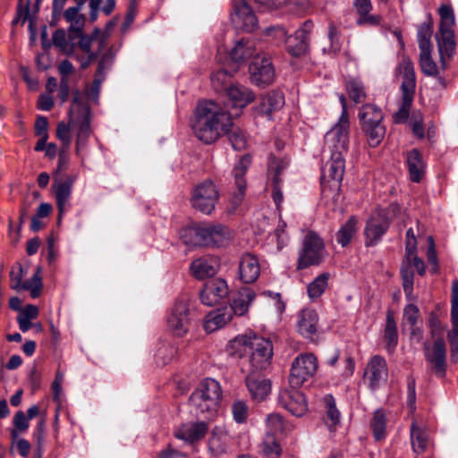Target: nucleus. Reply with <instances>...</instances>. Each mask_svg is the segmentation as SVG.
<instances>
[{"mask_svg": "<svg viewBox=\"0 0 458 458\" xmlns=\"http://www.w3.org/2000/svg\"><path fill=\"white\" fill-rule=\"evenodd\" d=\"M232 126V115L217 103L212 100L199 103L191 127L196 137L205 144L218 140L227 127Z\"/></svg>", "mask_w": 458, "mask_h": 458, "instance_id": "nucleus-1", "label": "nucleus"}, {"mask_svg": "<svg viewBox=\"0 0 458 458\" xmlns=\"http://www.w3.org/2000/svg\"><path fill=\"white\" fill-rule=\"evenodd\" d=\"M92 113L88 103L80 99L78 93L73 98L69 109V122H60L56 128V138L62 142L61 148L69 149L72 138L70 127L77 130L76 151H80L86 146L91 130Z\"/></svg>", "mask_w": 458, "mask_h": 458, "instance_id": "nucleus-2", "label": "nucleus"}, {"mask_svg": "<svg viewBox=\"0 0 458 458\" xmlns=\"http://www.w3.org/2000/svg\"><path fill=\"white\" fill-rule=\"evenodd\" d=\"M232 348L239 357L246 359L247 371L260 372L266 370L273 356V345L269 339L257 334H249L236 337L232 342Z\"/></svg>", "mask_w": 458, "mask_h": 458, "instance_id": "nucleus-3", "label": "nucleus"}, {"mask_svg": "<svg viewBox=\"0 0 458 458\" xmlns=\"http://www.w3.org/2000/svg\"><path fill=\"white\" fill-rule=\"evenodd\" d=\"M180 237L188 246L221 248L230 243L232 233L221 224H199L182 228Z\"/></svg>", "mask_w": 458, "mask_h": 458, "instance_id": "nucleus-4", "label": "nucleus"}, {"mask_svg": "<svg viewBox=\"0 0 458 458\" xmlns=\"http://www.w3.org/2000/svg\"><path fill=\"white\" fill-rule=\"evenodd\" d=\"M222 399L220 384L213 378L203 379L191 394L190 400L197 411L211 419L216 415Z\"/></svg>", "mask_w": 458, "mask_h": 458, "instance_id": "nucleus-5", "label": "nucleus"}, {"mask_svg": "<svg viewBox=\"0 0 458 458\" xmlns=\"http://www.w3.org/2000/svg\"><path fill=\"white\" fill-rule=\"evenodd\" d=\"M361 131L371 148H376L383 140L386 127L382 123L384 114L382 110L372 104L363 105L358 114Z\"/></svg>", "mask_w": 458, "mask_h": 458, "instance_id": "nucleus-6", "label": "nucleus"}, {"mask_svg": "<svg viewBox=\"0 0 458 458\" xmlns=\"http://www.w3.org/2000/svg\"><path fill=\"white\" fill-rule=\"evenodd\" d=\"M345 161L340 154H331L330 160L322 169L321 194L326 199L336 201L339 196L341 182L344 177Z\"/></svg>", "mask_w": 458, "mask_h": 458, "instance_id": "nucleus-7", "label": "nucleus"}, {"mask_svg": "<svg viewBox=\"0 0 458 458\" xmlns=\"http://www.w3.org/2000/svg\"><path fill=\"white\" fill-rule=\"evenodd\" d=\"M326 257L322 239L314 232H309L303 239L302 248L299 251L297 269L302 270L311 266H318Z\"/></svg>", "mask_w": 458, "mask_h": 458, "instance_id": "nucleus-8", "label": "nucleus"}, {"mask_svg": "<svg viewBox=\"0 0 458 458\" xmlns=\"http://www.w3.org/2000/svg\"><path fill=\"white\" fill-rule=\"evenodd\" d=\"M317 357L310 352L301 353L292 362L289 385L293 388H300L313 377L318 370Z\"/></svg>", "mask_w": 458, "mask_h": 458, "instance_id": "nucleus-9", "label": "nucleus"}, {"mask_svg": "<svg viewBox=\"0 0 458 458\" xmlns=\"http://www.w3.org/2000/svg\"><path fill=\"white\" fill-rule=\"evenodd\" d=\"M219 192L212 181L207 180L198 184L191 198V203L194 209L210 215L218 203Z\"/></svg>", "mask_w": 458, "mask_h": 458, "instance_id": "nucleus-10", "label": "nucleus"}, {"mask_svg": "<svg viewBox=\"0 0 458 458\" xmlns=\"http://www.w3.org/2000/svg\"><path fill=\"white\" fill-rule=\"evenodd\" d=\"M192 316L190 305L185 300H177L167 318L171 331L177 336L184 335L191 327Z\"/></svg>", "mask_w": 458, "mask_h": 458, "instance_id": "nucleus-11", "label": "nucleus"}, {"mask_svg": "<svg viewBox=\"0 0 458 458\" xmlns=\"http://www.w3.org/2000/svg\"><path fill=\"white\" fill-rule=\"evenodd\" d=\"M40 270V267H38L30 280L22 282V266L19 262L15 263L10 271L11 288L17 292L21 290L30 291L31 297L34 299L39 297L43 287Z\"/></svg>", "mask_w": 458, "mask_h": 458, "instance_id": "nucleus-12", "label": "nucleus"}, {"mask_svg": "<svg viewBox=\"0 0 458 458\" xmlns=\"http://www.w3.org/2000/svg\"><path fill=\"white\" fill-rule=\"evenodd\" d=\"M349 120L339 119L338 123L327 132L325 136L326 145L331 154L344 156L348 150L349 145Z\"/></svg>", "mask_w": 458, "mask_h": 458, "instance_id": "nucleus-13", "label": "nucleus"}, {"mask_svg": "<svg viewBox=\"0 0 458 458\" xmlns=\"http://www.w3.org/2000/svg\"><path fill=\"white\" fill-rule=\"evenodd\" d=\"M435 37L437 43L441 68L445 70L447 67L446 60L454 56L456 49L454 30L450 28V24L447 22H440L438 31Z\"/></svg>", "mask_w": 458, "mask_h": 458, "instance_id": "nucleus-14", "label": "nucleus"}, {"mask_svg": "<svg viewBox=\"0 0 458 458\" xmlns=\"http://www.w3.org/2000/svg\"><path fill=\"white\" fill-rule=\"evenodd\" d=\"M425 359L433 365L437 377H443L446 371V348L443 337L438 336L433 343L432 347L428 342L423 344Z\"/></svg>", "mask_w": 458, "mask_h": 458, "instance_id": "nucleus-15", "label": "nucleus"}, {"mask_svg": "<svg viewBox=\"0 0 458 458\" xmlns=\"http://www.w3.org/2000/svg\"><path fill=\"white\" fill-rule=\"evenodd\" d=\"M231 21L236 29L248 32L258 27V19L245 0H233Z\"/></svg>", "mask_w": 458, "mask_h": 458, "instance_id": "nucleus-16", "label": "nucleus"}, {"mask_svg": "<svg viewBox=\"0 0 458 458\" xmlns=\"http://www.w3.org/2000/svg\"><path fill=\"white\" fill-rule=\"evenodd\" d=\"M250 81L258 87H267L275 80V69L267 57L255 56L249 66Z\"/></svg>", "mask_w": 458, "mask_h": 458, "instance_id": "nucleus-17", "label": "nucleus"}, {"mask_svg": "<svg viewBox=\"0 0 458 458\" xmlns=\"http://www.w3.org/2000/svg\"><path fill=\"white\" fill-rule=\"evenodd\" d=\"M363 377L371 390L377 389L381 383L386 382L388 367L386 359L380 355L372 356L368 361Z\"/></svg>", "mask_w": 458, "mask_h": 458, "instance_id": "nucleus-18", "label": "nucleus"}, {"mask_svg": "<svg viewBox=\"0 0 458 458\" xmlns=\"http://www.w3.org/2000/svg\"><path fill=\"white\" fill-rule=\"evenodd\" d=\"M278 403L293 416L301 417L308 410L304 394L298 388L283 389L278 395Z\"/></svg>", "mask_w": 458, "mask_h": 458, "instance_id": "nucleus-19", "label": "nucleus"}, {"mask_svg": "<svg viewBox=\"0 0 458 458\" xmlns=\"http://www.w3.org/2000/svg\"><path fill=\"white\" fill-rule=\"evenodd\" d=\"M228 285L220 278H215L207 282L200 292L201 302L207 306L220 304L228 296Z\"/></svg>", "mask_w": 458, "mask_h": 458, "instance_id": "nucleus-20", "label": "nucleus"}, {"mask_svg": "<svg viewBox=\"0 0 458 458\" xmlns=\"http://www.w3.org/2000/svg\"><path fill=\"white\" fill-rule=\"evenodd\" d=\"M287 166L288 161L275 157L270 158L268 164V174L272 177V198L278 210L284 199L281 174Z\"/></svg>", "mask_w": 458, "mask_h": 458, "instance_id": "nucleus-21", "label": "nucleus"}, {"mask_svg": "<svg viewBox=\"0 0 458 458\" xmlns=\"http://www.w3.org/2000/svg\"><path fill=\"white\" fill-rule=\"evenodd\" d=\"M312 23L307 21L303 27L297 30L293 36L288 37L285 41L287 50L293 56H301L304 55L309 48V35Z\"/></svg>", "mask_w": 458, "mask_h": 458, "instance_id": "nucleus-22", "label": "nucleus"}, {"mask_svg": "<svg viewBox=\"0 0 458 458\" xmlns=\"http://www.w3.org/2000/svg\"><path fill=\"white\" fill-rule=\"evenodd\" d=\"M260 275L259 259L250 252H244L239 260L238 276L243 284L254 283Z\"/></svg>", "mask_w": 458, "mask_h": 458, "instance_id": "nucleus-23", "label": "nucleus"}, {"mask_svg": "<svg viewBox=\"0 0 458 458\" xmlns=\"http://www.w3.org/2000/svg\"><path fill=\"white\" fill-rule=\"evenodd\" d=\"M208 428V423L206 421L187 422L175 429L174 436L178 439L192 444L204 438Z\"/></svg>", "mask_w": 458, "mask_h": 458, "instance_id": "nucleus-24", "label": "nucleus"}, {"mask_svg": "<svg viewBox=\"0 0 458 458\" xmlns=\"http://www.w3.org/2000/svg\"><path fill=\"white\" fill-rule=\"evenodd\" d=\"M395 73L401 75L403 78L401 84L402 96L414 98L416 89V76L411 60L409 57H403L396 67Z\"/></svg>", "mask_w": 458, "mask_h": 458, "instance_id": "nucleus-25", "label": "nucleus"}, {"mask_svg": "<svg viewBox=\"0 0 458 458\" xmlns=\"http://www.w3.org/2000/svg\"><path fill=\"white\" fill-rule=\"evenodd\" d=\"M250 163L251 157L250 155H244L240 158L233 170L234 184L237 188V192H234L233 196V201L235 205H239L245 195L246 180L244 175L248 171Z\"/></svg>", "mask_w": 458, "mask_h": 458, "instance_id": "nucleus-26", "label": "nucleus"}, {"mask_svg": "<svg viewBox=\"0 0 458 458\" xmlns=\"http://www.w3.org/2000/svg\"><path fill=\"white\" fill-rule=\"evenodd\" d=\"M75 179V175H67L64 181L59 180L57 177L55 178L52 188L56 200L59 219L61 218L64 211V207L71 197L72 189Z\"/></svg>", "mask_w": 458, "mask_h": 458, "instance_id": "nucleus-27", "label": "nucleus"}, {"mask_svg": "<svg viewBox=\"0 0 458 458\" xmlns=\"http://www.w3.org/2000/svg\"><path fill=\"white\" fill-rule=\"evenodd\" d=\"M388 227V220L380 214L370 217L364 230L366 246L376 245L380 241L382 235L386 233Z\"/></svg>", "mask_w": 458, "mask_h": 458, "instance_id": "nucleus-28", "label": "nucleus"}, {"mask_svg": "<svg viewBox=\"0 0 458 458\" xmlns=\"http://www.w3.org/2000/svg\"><path fill=\"white\" fill-rule=\"evenodd\" d=\"M249 374L246 377V386L252 397V399L261 402L270 393L271 384L268 379L262 377L257 372L248 371Z\"/></svg>", "mask_w": 458, "mask_h": 458, "instance_id": "nucleus-29", "label": "nucleus"}, {"mask_svg": "<svg viewBox=\"0 0 458 458\" xmlns=\"http://www.w3.org/2000/svg\"><path fill=\"white\" fill-rule=\"evenodd\" d=\"M406 165L411 181L420 182L425 175L426 163L418 148H412L406 153Z\"/></svg>", "mask_w": 458, "mask_h": 458, "instance_id": "nucleus-30", "label": "nucleus"}, {"mask_svg": "<svg viewBox=\"0 0 458 458\" xmlns=\"http://www.w3.org/2000/svg\"><path fill=\"white\" fill-rule=\"evenodd\" d=\"M219 267L216 257L204 256L193 260L191 264V269L193 276L198 279L213 276Z\"/></svg>", "mask_w": 458, "mask_h": 458, "instance_id": "nucleus-31", "label": "nucleus"}, {"mask_svg": "<svg viewBox=\"0 0 458 458\" xmlns=\"http://www.w3.org/2000/svg\"><path fill=\"white\" fill-rule=\"evenodd\" d=\"M318 316L312 309H303L298 315V331L306 338H312L318 331Z\"/></svg>", "mask_w": 458, "mask_h": 458, "instance_id": "nucleus-32", "label": "nucleus"}, {"mask_svg": "<svg viewBox=\"0 0 458 458\" xmlns=\"http://www.w3.org/2000/svg\"><path fill=\"white\" fill-rule=\"evenodd\" d=\"M225 93L231 105L236 108L245 107L255 98L252 90L240 84L231 85Z\"/></svg>", "mask_w": 458, "mask_h": 458, "instance_id": "nucleus-33", "label": "nucleus"}, {"mask_svg": "<svg viewBox=\"0 0 458 458\" xmlns=\"http://www.w3.org/2000/svg\"><path fill=\"white\" fill-rule=\"evenodd\" d=\"M255 48L252 41L249 39H241L237 41L231 50L229 59L232 62L233 72H237L241 64L254 55Z\"/></svg>", "mask_w": 458, "mask_h": 458, "instance_id": "nucleus-34", "label": "nucleus"}, {"mask_svg": "<svg viewBox=\"0 0 458 458\" xmlns=\"http://www.w3.org/2000/svg\"><path fill=\"white\" fill-rule=\"evenodd\" d=\"M256 297L255 292L249 287H242L233 297L232 303L228 309L232 310V314L243 316L249 310L250 303Z\"/></svg>", "mask_w": 458, "mask_h": 458, "instance_id": "nucleus-35", "label": "nucleus"}, {"mask_svg": "<svg viewBox=\"0 0 458 458\" xmlns=\"http://www.w3.org/2000/svg\"><path fill=\"white\" fill-rule=\"evenodd\" d=\"M284 105V95L279 91L273 90L261 97L257 110L260 114L271 116L273 112L281 109Z\"/></svg>", "mask_w": 458, "mask_h": 458, "instance_id": "nucleus-36", "label": "nucleus"}, {"mask_svg": "<svg viewBox=\"0 0 458 458\" xmlns=\"http://www.w3.org/2000/svg\"><path fill=\"white\" fill-rule=\"evenodd\" d=\"M232 318L233 314L230 309L227 307L219 308L207 316L204 325L205 330L213 332L231 321Z\"/></svg>", "mask_w": 458, "mask_h": 458, "instance_id": "nucleus-37", "label": "nucleus"}, {"mask_svg": "<svg viewBox=\"0 0 458 458\" xmlns=\"http://www.w3.org/2000/svg\"><path fill=\"white\" fill-rule=\"evenodd\" d=\"M384 338L386 342V350L390 352H393L398 344L397 326L393 310H387L386 311Z\"/></svg>", "mask_w": 458, "mask_h": 458, "instance_id": "nucleus-38", "label": "nucleus"}, {"mask_svg": "<svg viewBox=\"0 0 458 458\" xmlns=\"http://www.w3.org/2000/svg\"><path fill=\"white\" fill-rule=\"evenodd\" d=\"M411 442L412 450L417 454H423L428 447V434L416 421H412L411 425Z\"/></svg>", "mask_w": 458, "mask_h": 458, "instance_id": "nucleus-39", "label": "nucleus"}, {"mask_svg": "<svg viewBox=\"0 0 458 458\" xmlns=\"http://www.w3.org/2000/svg\"><path fill=\"white\" fill-rule=\"evenodd\" d=\"M326 407L325 421L330 431H335L340 423V411L336 408L335 400L332 394H327L324 397Z\"/></svg>", "mask_w": 458, "mask_h": 458, "instance_id": "nucleus-40", "label": "nucleus"}, {"mask_svg": "<svg viewBox=\"0 0 458 458\" xmlns=\"http://www.w3.org/2000/svg\"><path fill=\"white\" fill-rule=\"evenodd\" d=\"M433 34V18L430 13L427 15V21L422 22L417 33L420 50L432 49L431 37Z\"/></svg>", "mask_w": 458, "mask_h": 458, "instance_id": "nucleus-41", "label": "nucleus"}, {"mask_svg": "<svg viewBox=\"0 0 458 458\" xmlns=\"http://www.w3.org/2000/svg\"><path fill=\"white\" fill-rule=\"evenodd\" d=\"M233 67L230 69L221 68L211 75V83L214 89L217 92H226L228 88L232 85L230 79L234 73Z\"/></svg>", "mask_w": 458, "mask_h": 458, "instance_id": "nucleus-42", "label": "nucleus"}, {"mask_svg": "<svg viewBox=\"0 0 458 458\" xmlns=\"http://www.w3.org/2000/svg\"><path fill=\"white\" fill-rule=\"evenodd\" d=\"M357 220L354 216H351L348 221L343 225L336 233V241L342 246H347L357 232Z\"/></svg>", "mask_w": 458, "mask_h": 458, "instance_id": "nucleus-43", "label": "nucleus"}, {"mask_svg": "<svg viewBox=\"0 0 458 458\" xmlns=\"http://www.w3.org/2000/svg\"><path fill=\"white\" fill-rule=\"evenodd\" d=\"M432 49L421 50L420 54V66L426 76L437 77L439 74L438 67L432 58Z\"/></svg>", "mask_w": 458, "mask_h": 458, "instance_id": "nucleus-44", "label": "nucleus"}, {"mask_svg": "<svg viewBox=\"0 0 458 458\" xmlns=\"http://www.w3.org/2000/svg\"><path fill=\"white\" fill-rule=\"evenodd\" d=\"M340 30L335 22L331 21L328 25L327 37L329 40V47H324L323 52L328 55H335L342 48V42L340 40Z\"/></svg>", "mask_w": 458, "mask_h": 458, "instance_id": "nucleus-45", "label": "nucleus"}, {"mask_svg": "<svg viewBox=\"0 0 458 458\" xmlns=\"http://www.w3.org/2000/svg\"><path fill=\"white\" fill-rule=\"evenodd\" d=\"M329 277V273H322L309 284L307 292L310 299H317L321 296L328 285Z\"/></svg>", "mask_w": 458, "mask_h": 458, "instance_id": "nucleus-46", "label": "nucleus"}, {"mask_svg": "<svg viewBox=\"0 0 458 458\" xmlns=\"http://www.w3.org/2000/svg\"><path fill=\"white\" fill-rule=\"evenodd\" d=\"M261 452L266 458H279L282 448L273 435H267L261 444Z\"/></svg>", "mask_w": 458, "mask_h": 458, "instance_id": "nucleus-47", "label": "nucleus"}, {"mask_svg": "<svg viewBox=\"0 0 458 458\" xmlns=\"http://www.w3.org/2000/svg\"><path fill=\"white\" fill-rule=\"evenodd\" d=\"M373 435L376 440H381L386 436V414L383 410H377L374 412L370 422Z\"/></svg>", "mask_w": 458, "mask_h": 458, "instance_id": "nucleus-48", "label": "nucleus"}, {"mask_svg": "<svg viewBox=\"0 0 458 458\" xmlns=\"http://www.w3.org/2000/svg\"><path fill=\"white\" fill-rule=\"evenodd\" d=\"M401 277L403 281V288L404 293L407 296H410L413 291V279H414V272L411 268V261H408L405 259L401 267Z\"/></svg>", "mask_w": 458, "mask_h": 458, "instance_id": "nucleus-49", "label": "nucleus"}, {"mask_svg": "<svg viewBox=\"0 0 458 458\" xmlns=\"http://www.w3.org/2000/svg\"><path fill=\"white\" fill-rule=\"evenodd\" d=\"M224 134H227L229 141L235 150L240 151L246 148L247 139L244 132L240 128H234L232 125L231 129L230 127H227V131Z\"/></svg>", "mask_w": 458, "mask_h": 458, "instance_id": "nucleus-50", "label": "nucleus"}, {"mask_svg": "<svg viewBox=\"0 0 458 458\" xmlns=\"http://www.w3.org/2000/svg\"><path fill=\"white\" fill-rule=\"evenodd\" d=\"M345 89L350 98L356 104L361 102L366 98L365 88L360 81L355 80L346 81Z\"/></svg>", "mask_w": 458, "mask_h": 458, "instance_id": "nucleus-51", "label": "nucleus"}, {"mask_svg": "<svg viewBox=\"0 0 458 458\" xmlns=\"http://www.w3.org/2000/svg\"><path fill=\"white\" fill-rule=\"evenodd\" d=\"M176 353L175 348L168 344H161L156 352L155 360L158 366L169 363Z\"/></svg>", "mask_w": 458, "mask_h": 458, "instance_id": "nucleus-52", "label": "nucleus"}, {"mask_svg": "<svg viewBox=\"0 0 458 458\" xmlns=\"http://www.w3.org/2000/svg\"><path fill=\"white\" fill-rule=\"evenodd\" d=\"M14 428L11 430L12 441H15L19 437V432H25L29 427V420L22 411H19L13 417Z\"/></svg>", "mask_w": 458, "mask_h": 458, "instance_id": "nucleus-53", "label": "nucleus"}, {"mask_svg": "<svg viewBox=\"0 0 458 458\" xmlns=\"http://www.w3.org/2000/svg\"><path fill=\"white\" fill-rule=\"evenodd\" d=\"M232 414L233 420L237 423H244L246 422L249 416V406L246 402L242 400H235L232 403Z\"/></svg>", "mask_w": 458, "mask_h": 458, "instance_id": "nucleus-54", "label": "nucleus"}, {"mask_svg": "<svg viewBox=\"0 0 458 458\" xmlns=\"http://www.w3.org/2000/svg\"><path fill=\"white\" fill-rule=\"evenodd\" d=\"M266 423L271 432L268 435L274 436L275 434L284 432L286 429L284 418L278 413H271L267 415Z\"/></svg>", "mask_w": 458, "mask_h": 458, "instance_id": "nucleus-55", "label": "nucleus"}, {"mask_svg": "<svg viewBox=\"0 0 458 458\" xmlns=\"http://www.w3.org/2000/svg\"><path fill=\"white\" fill-rule=\"evenodd\" d=\"M413 98V97L402 96L401 106L394 115V120L396 123H403L407 121Z\"/></svg>", "mask_w": 458, "mask_h": 458, "instance_id": "nucleus-56", "label": "nucleus"}, {"mask_svg": "<svg viewBox=\"0 0 458 458\" xmlns=\"http://www.w3.org/2000/svg\"><path fill=\"white\" fill-rule=\"evenodd\" d=\"M45 429H46V420L44 418H41L38 421V423L35 427L34 432H33V438L35 439V441L37 443V451H36L37 458H41V456H42Z\"/></svg>", "mask_w": 458, "mask_h": 458, "instance_id": "nucleus-57", "label": "nucleus"}, {"mask_svg": "<svg viewBox=\"0 0 458 458\" xmlns=\"http://www.w3.org/2000/svg\"><path fill=\"white\" fill-rule=\"evenodd\" d=\"M451 304L452 328H458V280L453 282Z\"/></svg>", "mask_w": 458, "mask_h": 458, "instance_id": "nucleus-58", "label": "nucleus"}, {"mask_svg": "<svg viewBox=\"0 0 458 458\" xmlns=\"http://www.w3.org/2000/svg\"><path fill=\"white\" fill-rule=\"evenodd\" d=\"M114 60V54L109 50L108 52L105 53L98 62V65L95 74H98V76L105 77L106 76V71L111 68L113 65Z\"/></svg>", "mask_w": 458, "mask_h": 458, "instance_id": "nucleus-59", "label": "nucleus"}, {"mask_svg": "<svg viewBox=\"0 0 458 458\" xmlns=\"http://www.w3.org/2000/svg\"><path fill=\"white\" fill-rule=\"evenodd\" d=\"M407 405L413 412L416 410V381L413 376L409 375L407 377Z\"/></svg>", "mask_w": 458, "mask_h": 458, "instance_id": "nucleus-60", "label": "nucleus"}, {"mask_svg": "<svg viewBox=\"0 0 458 458\" xmlns=\"http://www.w3.org/2000/svg\"><path fill=\"white\" fill-rule=\"evenodd\" d=\"M30 0H27L26 5L23 9L21 8V5L19 4L18 15H19V17L22 16V23H24L27 20L30 21L29 30L30 31V38H31V40H35L36 31L34 29V21L30 16Z\"/></svg>", "mask_w": 458, "mask_h": 458, "instance_id": "nucleus-61", "label": "nucleus"}, {"mask_svg": "<svg viewBox=\"0 0 458 458\" xmlns=\"http://www.w3.org/2000/svg\"><path fill=\"white\" fill-rule=\"evenodd\" d=\"M420 310L419 308L412 303H410L405 306L403 310V317L410 327H414L417 324L419 318Z\"/></svg>", "mask_w": 458, "mask_h": 458, "instance_id": "nucleus-62", "label": "nucleus"}, {"mask_svg": "<svg viewBox=\"0 0 458 458\" xmlns=\"http://www.w3.org/2000/svg\"><path fill=\"white\" fill-rule=\"evenodd\" d=\"M447 338L451 344V360L456 363L458 361V328H452Z\"/></svg>", "mask_w": 458, "mask_h": 458, "instance_id": "nucleus-63", "label": "nucleus"}, {"mask_svg": "<svg viewBox=\"0 0 458 458\" xmlns=\"http://www.w3.org/2000/svg\"><path fill=\"white\" fill-rule=\"evenodd\" d=\"M105 77L98 76L95 74L94 80L91 83L90 88L87 91V96L93 102H98L100 91L101 83L105 81Z\"/></svg>", "mask_w": 458, "mask_h": 458, "instance_id": "nucleus-64", "label": "nucleus"}]
</instances>
